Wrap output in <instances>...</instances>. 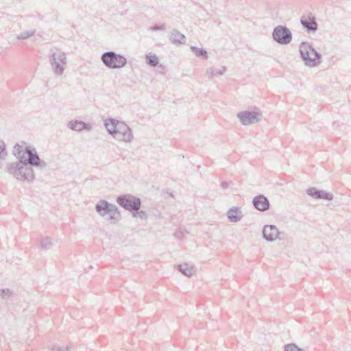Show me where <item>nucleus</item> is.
Wrapping results in <instances>:
<instances>
[{"mask_svg":"<svg viewBox=\"0 0 351 351\" xmlns=\"http://www.w3.org/2000/svg\"><path fill=\"white\" fill-rule=\"evenodd\" d=\"M13 154L19 160L6 165V172L19 181L32 182L35 179L32 167L45 169L47 164L42 160L34 146H25L24 150L19 144L14 147Z\"/></svg>","mask_w":351,"mask_h":351,"instance_id":"nucleus-1","label":"nucleus"},{"mask_svg":"<svg viewBox=\"0 0 351 351\" xmlns=\"http://www.w3.org/2000/svg\"><path fill=\"white\" fill-rule=\"evenodd\" d=\"M104 125L109 134L115 139L125 143H130L134 138L132 129L123 121L114 118L104 121Z\"/></svg>","mask_w":351,"mask_h":351,"instance_id":"nucleus-2","label":"nucleus"},{"mask_svg":"<svg viewBox=\"0 0 351 351\" xmlns=\"http://www.w3.org/2000/svg\"><path fill=\"white\" fill-rule=\"evenodd\" d=\"M300 54L304 64L307 66L315 67L321 62V54L307 42H302L300 45Z\"/></svg>","mask_w":351,"mask_h":351,"instance_id":"nucleus-3","label":"nucleus"},{"mask_svg":"<svg viewBox=\"0 0 351 351\" xmlns=\"http://www.w3.org/2000/svg\"><path fill=\"white\" fill-rule=\"evenodd\" d=\"M96 211L101 216H107V219L117 221L120 219V213L116 205L106 200H99L95 206Z\"/></svg>","mask_w":351,"mask_h":351,"instance_id":"nucleus-4","label":"nucleus"},{"mask_svg":"<svg viewBox=\"0 0 351 351\" xmlns=\"http://www.w3.org/2000/svg\"><path fill=\"white\" fill-rule=\"evenodd\" d=\"M49 62L53 73L56 75H61L63 74L65 66L67 64L66 55L64 52L58 49L51 51L49 56Z\"/></svg>","mask_w":351,"mask_h":351,"instance_id":"nucleus-5","label":"nucleus"},{"mask_svg":"<svg viewBox=\"0 0 351 351\" xmlns=\"http://www.w3.org/2000/svg\"><path fill=\"white\" fill-rule=\"evenodd\" d=\"M101 60L106 67L112 69L123 68L127 64L125 56L112 51L104 52L101 56Z\"/></svg>","mask_w":351,"mask_h":351,"instance_id":"nucleus-6","label":"nucleus"},{"mask_svg":"<svg viewBox=\"0 0 351 351\" xmlns=\"http://www.w3.org/2000/svg\"><path fill=\"white\" fill-rule=\"evenodd\" d=\"M117 204L125 210L132 213L134 210H139L141 206V200L139 197L131 194H124L117 197Z\"/></svg>","mask_w":351,"mask_h":351,"instance_id":"nucleus-7","label":"nucleus"},{"mask_svg":"<svg viewBox=\"0 0 351 351\" xmlns=\"http://www.w3.org/2000/svg\"><path fill=\"white\" fill-rule=\"evenodd\" d=\"M272 38L280 45H287L292 40V33L286 26L278 25L273 30Z\"/></svg>","mask_w":351,"mask_h":351,"instance_id":"nucleus-8","label":"nucleus"},{"mask_svg":"<svg viewBox=\"0 0 351 351\" xmlns=\"http://www.w3.org/2000/svg\"><path fill=\"white\" fill-rule=\"evenodd\" d=\"M262 114L256 111L244 110L237 114L241 123L244 125L258 123L262 119Z\"/></svg>","mask_w":351,"mask_h":351,"instance_id":"nucleus-9","label":"nucleus"},{"mask_svg":"<svg viewBox=\"0 0 351 351\" xmlns=\"http://www.w3.org/2000/svg\"><path fill=\"white\" fill-rule=\"evenodd\" d=\"M306 193L314 199L332 200L333 195L324 190L318 189L315 187H310L306 190Z\"/></svg>","mask_w":351,"mask_h":351,"instance_id":"nucleus-10","label":"nucleus"},{"mask_svg":"<svg viewBox=\"0 0 351 351\" xmlns=\"http://www.w3.org/2000/svg\"><path fill=\"white\" fill-rule=\"evenodd\" d=\"M300 23L307 32H315L317 29V23L313 16L303 15L300 19Z\"/></svg>","mask_w":351,"mask_h":351,"instance_id":"nucleus-11","label":"nucleus"},{"mask_svg":"<svg viewBox=\"0 0 351 351\" xmlns=\"http://www.w3.org/2000/svg\"><path fill=\"white\" fill-rule=\"evenodd\" d=\"M279 234V230L274 225H265L263 229V237L267 241H275Z\"/></svg>","mask_w":351,"mask_h":351,"instance_id":"nucleus-12","label":"nucleus"},{"mask_svg":"<svg viewBox=\"0 0 351 351\" xmlns=\"http://www.w3.org/2000/svg\"><path fill=\"white\" fill-rule=\"evenodd\" d=\"M253 205L256 209L260 211L267 210L269 208V201L263 195H258L254 197Z\"/></svg>","mask_w":351,"mask_h":351,"instance_id":"nucleus-13","label":"nucleus"},{"mask_svg":"<svg viewBox=\"0 0 351 351\" xmlns=\"http://www.w3.org/2000/svg\"><path fill=\"white\" fill-rule=\"evenodd\" d=\"M169 40L173 44L179 45L185 43L186 38L183 34L180 33L178 30L173 29L170 33Z\"/></svg>","mask_w":351,"mask_h":351,"instance_id":"nucleus-14","label":"nucleus"},{"mask_svg":"<svg viewBox=\"0 0 351 351\" xmlns=\"http://www.w3.org/2000/svg\"><path fill=\"white\" fill-rule=\"evenodd\" d=\"M227 217L231 222H238L243 217V213L239 207L234 206L227 212Z\"/></svg>","mask_w":351,"mask_h":351,"instance_id":"nucleus-15","label":"nucleus"},{"mask_svg":"<svg viewBox=\"0 0 351 351\" xmlns=\"http://www.w3.org/2000/svg\"><path fill=\"white\" fill-rule=\"evenodd\" d=\"M68 127L75 131L80 132L83 130H90L91 127L89 124L84 123L82 121H71L68 123Z\"/></svg>","mask_w":351,"mask_h":351,"instance_id":"nucleus-16","label":"nucleus"},{"mask_svg":"<svg viewBox=\"0 0 351 351\" xmlns=\"http://www.w3.org/2000/svg\"><path fill=\"white\" fill-rule=\"evenodd\" d=\"M178 269L187 277L192 276L195 271V267L188 263L178 265Z\"/></svg>","mask_w":351,"mask_h":351,"instance_id":"nucleus-17","label":"nucleus"},{"mask_svg":"<svg viewBox=\"0 0 351 351\" xmlns=\"http://www.w3.org/2000/svg\"><path fill=\"white\" fill-rule=\"evenodd\" d=\"M226 70V66H221L220 68L215 67H210L206 70V75L208 78H212L213 77L222 75Z\"/></svg>","mask_w":351,"mask_h":351,"instance_id":"nucleus-18","label":"nucleus"},{"mask_svg":"<svg viewBox=\"0 0 351 351\" xmlns=\"http://www.w3.org/2000/svg\"><path fill=\"white\" fill-rule=\"evenodd\" d=\"M191 50L197 57H200L204 60H207L208 58L207 51L203 48L191 46Z\"/></svg>","mask_w":351,"mask_h":351,"instance_id":"nucleus-19","label":"nucleus"},{"mask_svg":"<svg viewBox=\"0 0 351 351\" xmlns=\"http://www.w3.org/2000/svg\"><path fill=\"white\" fill-rule=\"evenodd\" d=\"M145 60H146V63L152 67L156 66L159 63V60H158V56L154 53H149L147 54L146 57H145Z\"/></svg>","mask_w":351,"mask_h":351,"instance_id":"nucleus-20","label":"nucleus"},{"mask_svg":"<svg viewBox=\"0 0 351 351\" xmlns=\"http://www.w3.org/2000/svg\"><path fill=\"white\" fill-rule=\"evenodd\" d=\"M40 247L42 250H47L51 247V239L48 237L43 238L40 241Z\"/></svg>","mask_w":351,"mask_h":351,"instance_id":"nucleus-21","label":"nucleus"},{"mask_svg":"<svg viewBox=\"0 0 351 351\" xmlns=\"http://www.w3.org/2000/svg\"><path fill=\"white\" fill-rule=\"evenodd\" d=\"M0 295L3 300H8L13 297L14 293L10 289H0Z\"/></svg>","mask_w":351,"mask_h":351,"instance_id":"nucleus-22","label":"nucleus"},{"mask_svg":"<svg viewBox=\"0 0 351 351\" xmlns=\"http://www.w3.org/2000/svg\"><path fill=\"white\" fill-rule=\"evenodd\" d=\"M7 155L6 145L3 140H0V159L4 160Z\"/></svg>","mask_w":351,"mask_h":351,"instance_id":"nucleus-23","label":"nucleus"},{"mask_svg":"<svg viewBox=\"0 0 351 351\" xmlns=\"http://www.w3.org/2000/svg\"><path fill=\"white\" fill-rule=\"evenodd\" d=\"M36 30L32 29L27 32H23L17 36V39H27L30 36H32L35 34Z\"/></svg>","mask_w":351,"mask_h":351,"instance_id":"nucleus-24","label":"nucleus"},{"mask_svg":"<svg viewBox=\"0 0 351 351\" xmlns=\"http://www.w3.org/2000/svg\"><path fill=\"white\" fill-rule=\"evenodd\" d=\"M133 217L140 218L142 219H146L147 218V214L145 211L134 210L132 213Z\"/></svg>","mask_w":351,"mask_h":351,"instance_id":"nucleus-25","label":"nucleus"},{"mask_svg":"<svg viewBox=\"0 0 351 351\" xmlns=\"http://www.w3.org/2000/svg\"><path fill=\"white\" fill-rule=\"evenodd\" d=\"M285 351H304L302 348L298 347L294 343H289L284 346Z\"/></svg>","mask_w":351,"mask_h":351,"instance_id":"nucleus-26","label":"nucleus"},{"mask_svg":"<svg viewBox=\"0 0 351 351\" xmlns=\"http://www.w3.org/2000/svg\"><path fill=\"white\" fill-rule=\"evenodd\" d=\"M165 29V25H155L149 27V29L152 31H158V30H164Z\"/></svg>","mask_w":351,"mask_h":351,"instance_id":"nucleus-27","label":"nucleus"},{"mask_svg":"<svg viewBox=\"0 0 351 351\" xmlns=\"http://www.w3.org/2000/svg\"><path fill=\"white\" fill-rule=\"evenodd\" d=\"M52 350L53 351H70V348L68 346L62 347L60 346H54Z\"/></svg>","mask_w":351,"mask_h":351,"instance_id":"nucleus-28","label":"nucleus"},{"mask_svg":"<svg viewBox=\"0 0 351 351\" xmlns=\"http://www.w3.org/2000/svg\"><path fill=\"white\" fill-rule=\"evenodd\" d=\"M221 186L223 189H226L228 187V183L226 181H222L221 182Z\"/></svg>","mask_w":351,"mask_h":351,"instance_id":"nucleus-29","label":"nucleus"}]
</instances>
